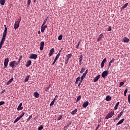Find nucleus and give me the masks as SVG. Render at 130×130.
Returning a JSON list of instances; mask_svg holds the SVG:
<instances>
[{"instance_id":"nucleus-1","label":"nucleus","mask_w":130,"mask_h":130,"mask_svg":"<svg viewBox=\"0 0 130 130\" xmlns=\"http://www.w3.org/2000/svg\"><path fill=\"white\" fill-rule=\"evenodd\" d=\"M5 29L3 32V35L2 36V39L0 42V49H2V47H3V44L5 43L6 41V37L7 36V33H8V28H7V25H4Z\"/></svg>"},{"instance_id":"nucleus-2","label":"nucleus","mask_w":130,"mask_h":130,"mask_svg":"<svg viewBox=\"0 0 130 130\" xmlns=\"http://www.w3.org/2000/svg\"><path fill=\"white\" fill-rule=\"evenodd\" d=\"M114 115V111H111L105 117V119H109V118L112 117V116H113Z\"/></svg>"},{"instance_id":"nucleus-3","label":"nucleus","mask_w":130,"mask_h":130,"mask_svg":"<svg viewBox=\"0 0 130 130\" xmlns=\"http://www.w3.org/2000/svg\"><path fill=\"white\" fill-rule=\"evenodd\" d=\"M9 61H10V60L9 59V58L5 59V60H4V69H6V68H7V67H8Z\"/></svg>"},{"instance_id":"nucleus-4","label":"nucleus","mask_w":130,"mask_h":130,"mask_svg":"<svg viewBox=\"0 0 130 130\" xmlns=\"http://www.w3.org/2000/svg\"><path fill=\"white\" fill-rule=\"evenodd\" d=\"M23 106V104L22 103H20L19 106L17 107L18 111H20V110H23L24 109V107Z\"/></svg>"},{"instance_id":"nucleus-5","label":"nucleus","mask_w":130,"mask_h":130,"mask_svg":"<svg viewBox=\"0 0 130 130\" xmlns=\"http://www.w3.org/2000/svg\"><path fill=\"white\" fill-rule=\"evenodd\" d=\"M107 75H108V71H105L102 74V77L104 78V79H105V77H106Z\"/></svg>"},{"instance_id":"nucleus-6","label":"nucleus","mask_w":130,"mask_h":130,"mask_svg":"<svg viewBox=\"0 0 130 130\" xmlns=\"http://www.w3.org/2000/svg\"><path fill=\"white\" fill-rule=\"evenodd\" d=\"M29 58L31 59H36L37 58V54H31L29 56Z\"/></svg>"},{"instance_id":"nucleus-7","label":"nucleus","mask_w":130,"mask_h":130,"mask_svg":"<svg viewBox=\"0 0 130 130\" xmlns=\"http://www.w3.org/2000/svg\"><path fill=\"white\" fill-rule=\"evenodd\" d=\"M46 28H47V25H43V24L42 25V26H41V32H42V33L44 32V30H45Z\"/></svg>"},{"instance_id":"nucleus-8","label":"nucleus","mask_w":130,"mask_h":130,"mask_svg":"<svg viewBox=\"0 0 130 130\" xmlns=\"http://www.w3.org/2000/svg\"><path fill=\"white\" fill-rule=\"evenodd\" d=\"M44 47V42L42 41L40 43V50H42Z\"/></svg>"},{"instance_id":"nucleus-9","label":"nucleus","mask_w":130,"mask_h":130,"mask_svg":"<svg viewBox=\"0 0 130 130\" xmlns=\"http://www.w3.org/2000/svg\"><path fill=\"white\" fill-rule=\"evenodd\" d=\"M82 61H83V55H81L79 58V62L80 66H82Z\"/></svg>"},{"instance_id":"nucleus-10","label":"nucleus","mask_w":130,"mask_h":130,"mask_svg":"<svg viewBox=\"0 0 130 130\" xmlns=\"http://www.w3.org/2000/svg\"><path fill=\"white\" fill-rule=\"evenodd\" d=\"M15 63H16V61H11L9 64V66L11 68H15Z\"/></svg>"},{"instance_id":"nucleus-11","label":"nucleus","mask_w":130,"mask_h":130,"mask_svg":"<svg viewBox=\"0 0 130 130\" xmlns=\"http://www.w3.org/2000/svg\"><path fill=\"white\" fill-rule=\"evenodd\" d=\"M88 105H89V102L86 101L83 103V104L82 105V107H83V108H86V107H87Z\"/></svg>"},{"instance_id":"nucleus-12","label":"nucleus","mask_w":130,"mask_h":130,"mask_svg":"<svg viewBox=\"0 0 130 130\" xmlns=\"http://www.w3.org/2000/svg\"><path fill=\"white\" fill-rule=\"evenodd\" d=\"M19 27H20V24L18 23L17 22H15L14 24V29L15 30H17V29H18V28H19Z\"/></svg>"},{"instance_id":"nucleus-13","label":"nucleus","mask_w":130,"mask_h":130,"mask_svg":"<svg viewBox=\"0 0 130 130\" xmlns=\"http://www.w3.org/2000/svg\"><path fill=\"white\" fill-rule=\"evenodd\" d=\"M100 77H101V75H98L97 76H96L94 79H93V82H97V81H98V80H99V79H100Z\"/></svg>"},{"instance_id":"nucleus-14","label":"nucleus","mask_w":130,"mask_h":130,"mask_svg":"<svg viewBox=\"0 0 130 130\" xmlns=\"http://www.w3.org/2000/svg\"><path fill=\"white\" fill-rule=\"evenodd\" d=\"M31 63H32V62L30 60H28L26 64V68H29V67L31 66Z\"/></svg>"},{"instance_id":"nucleus-15","label":"nucleus","mask_w":130,"mask_h":130,"mask_svg":"<svg viewBox=\"0 0 130 130\" xmlns=\"http://www.w3.org/2000/svg\"><path fill=\"white\" fill-rule=\"evenodd\" d=\"M53 52H54V48H53L50 50V52L49 53V56H51V55L53 54Z\"/></svg>"},{"instance_id":"nucleus-16","label":"nucleus","mask_w":130,"mask_h":130,"mask_svg":"<svg viewBox=\"0 0 130 130\" xmlns=\"http://www.w3.org/2000/svg\"><path fill=\"white\" fill-rule=\"evenodd\" d=\"M122 41H123V42H124V43H127V42H129V40L128 38H127L126 37H124Z\"/></svg>"},{"instance_id":"nucleus-17","label":"nucleus","mask_w":130,"mask_h":130,"mask_svg":"<svg viewBox=\"0 0 130 130\" xmlns=\"http://www.w3.org/2000/svg\"><path fill=\"white\" fill-rule=\"evenodd\" d=\"M123 121H124V118L122 119L121 120H120L117 124H116V126H117L118 125H119V124H121V123H122V122H123Z\"/></svg>"},{"instance_id":"nucleus-18","label":"nucleus","mask_w":130,"mask_h":130,"mask_svg":"<svg viewBox=\"0 0 130 130\" xmlns=\"http://www.w3.org/2000/svg\"><path fill=\"white\" fill-rule=\"evenodd\" d=\"M34 94L35 97H36V98H39L40 94H39V93H38V92L37 91L35 92Z\"/></svg>"},{"instance_id":"nucleus-19","label":"nucleus","mask_w":130,"mask_h":130,"mask_svg":"<svg viewBox=\"0 0 130 130\" xmlns=\"http://www.w3.org/2000/svg\"><path fill=\"white\" fill-rule=\"evenodd\" d=\"M102 37H103V34H101L98 38L97 42H99V41H100V40H101L102 39Z\"/></svg>"},{"instance_id":"nucleus-20","label":"nucleus","mask_w":130,"mask_h":130,"mask_svg":"<svg viewBox=\"0 0 130 130\" xmlns=\"http://www.w3.org/2000/svg\"><path fill=\"white\" fill-rule=\"evenodd\" d=\"M29 79H30V75H28L27 76H26L24 79V82L25 83H27V82H28V81H29Z\"/></svg>"},{"instance_id":"nucleus-21","label":"nucleus","mask_w":130,"mask_h":130,"mask_svg":"<svg viewBox=\"0 0 130 130\" xmlns=\"http://www.w3.org/2000/svg\"><path fill=\"white\" fill-rule=\"evenodd\" d=\"M14 80V78H12L11 79L9 80V81L7 83L6 85L8 86V85H10L12 82H13Z\"/></svg>"},{"instance_id":"nucleus-22","label":"nucleus","mask_w":130,"mask_h":130,"mask_svg":"<svg viewBox=\"0 0 130 130\" xmlns=\"http://www.w3.org/2000/svg\"><path fill=\"white\" fill-rule=\"evenodd\" d=\"M0 4L1 6H5V4H6V0H0Z\"/></svg>"},{"instance_id":"nucleus-23","label":"nucleus","mask_w":130,"mask_h":130,"mask_svg":"<svg viewBox=\"0 0 130 130\" xmlns=\"http://www.w3.org/2000/svg\"><path fill=\"white\" fill-rule=\"evenodd\" d=\"M123 114V111L120 112L119 114H118L117 117L118 118H120L121 117V115Z\"/></svg>"},{"instance_id":"nucleus-24","label":"nucleus","mask_w":130,"mask_h":130,"mask_svg":"<svg viewBox=\"0 0 130 130\" xmlns=\"http://www.w3.org/2000/svg\"><path fill=\"white\" fill-rule=\"evenodd\" d=\"M106 101H110L111 100V96L107 95L106 98Z\"/></svg>"},{"instance_id":"nucleus-25","label":"nucleus","mask_w":130,"mask_h":130,"mask_svg":"<svg viewBox=\"0 0 130 130\" xmlns=\"http://www.w3.org/2000/svg\"><path fill=\"white\" fill-rule=\"evenodd\" d=\"M77 112H78V109H76L75 110L71 112V114L72 115H74V114H76Z\"/></svg>"},{"instance_id":"nucleus-26","label":"nucleus","mask_w":130,"mask_h":130,"mask_svg":"<svg viewBox=\"0 0 130 130\" xmlns=\"http://www.w3.org/2000/svg\"><path fill=\"white\" fill-rule=\"evenodd\" d=\"M21 117L20 116H19L18 117H17L14 121V123H16V122H18V121L19 120H20L21 119Z\"/></svg>"},{"instance_id":"nucleus-27","label":"nucleus","mask_w":130,"mask_h":130,"mask_svg":"<svg viewBox=\"0 0 130 130\" xmlns=\"http://www.w3.org/2000/svg\"><path fill=\"white\" fill-rule=\"evenodd\" d=\"M119 105V102H118L114 107L115 110H116L117 109Z\"/></svg>"},{"instance_id":"nucleus-28","label":"nucleus","mask_w":130,"mask_h":130,"mask_svg":"<svg viewBox=\"0 0 130 130\" xmlns=\"http://www.w3.org/2000/svg\"><path fill=\"white\" fill-rule=\"evenodd\" d=\"M47 21H48V17H47V18L46 19H45V20L43 23V25H45V24H46V22H47Z\"/></svg>"},{"instance_id":"nucleus-29","label":"nucleus","mask_w":130,"mask_h":130,"mask_svg":"<svg viewBox=\"0 0 130 130\" xmlns=\"http://www.w3.org/2000/svg\"><path fill=\"white\" fill-rule=\"evenodd\" d=\"M81 95L78 96V97L77 98V99L76 100V103H78V102L80 101V100H81Z\"/></svg>"},{"instance_id":"nucleus-30","label":"nucleus","mask_w":130,"mask_h":130,"mask_svg":"<svg viewBox=\"0 0 130 130\" xmlns=\"http://www.w3.org/2000/svg\"><path fill=\"white\" fill-rule=\"evenodd\" d=\"M72 57V54H69L66 55V58H68V59H70Z\"/></svg>"},{"instance_id":"nucleus-31","label":"nucleus","mask_w":130,"mask_h":130,"mask_svg":"<svg viewBox=\"0 0 130 130\" xmlns=\"http://www.w3.org/2000/svg\"><path fill=\"white\" fill-rule=\"evenodd\" d=\"M69 60L70 59H68V58L66 57L64 64H68Z\"/></svg>"},{"instance_id":"nucleus-32","label":"nucleus","mask_w":130,"mask_h":130,"mask_svg":"<svg viewBox=\"0 0 130 130\" xmlns=\"http://www.w3.org/2000/svg\"><path fill=\"white\" fill-rule=\"evenodd\" d=\"M86 70V69L82 68L80 71V74H83L84 72Z\"/></svg>"},{"instance_id":"nucleus-33","label":"nucleus","mask_w":130,"mask_h":130,"mask_svg":"<svg viewBox=\"0 0 130 130\" xmlns=\"http://www.w3.org/2000/svg\"><path fill=\"white\" fill-rule=\"evenodd\" d=\"M21 19H22V17H20L19 18H18V20L16 22H15L17 23L18 24H20V22H21Z\"/></svg>"},{"instance_id":"nucleus-34","label":"nucleus","mask_w":130,"mask_h":130,"mask_svg":"<svg viewBox=\"0 0 130 130\" xmlns=\"http://www.w3.org/2000/svg\"><path fill=\"white\" fill-rule=\"evenodd\" d=\"M128 5V3L125 4L124 5V6H122V9H125V8H126V7H127Z\"/></svg>"},{"instance_id":"nucleus-35","label":"nucleus","mask_w":130,"mask_h":130,"mask_svg":"<svg viewBox=\"0 0 130 130\" xmlns=\"http://www.w3.org/2000/svg\"><path fill=\"white\" fill-rule=\"evenodd\" d=\"M62 39V35H60L58 37V40H61Z\"/></svg>"},{"instance_id":"nucleus-36","label":"nucleus","mask_w":130,"mask_h":130,"mask_svg":"<svg viewBox=\"0 0 130 130\" xmlns=\"http://www.w3.org/2000/svg\"><path fill=\"white\" fill-rule=\"evenodd\" d=\"M61 118H62V115H60L57 118V120L59 121L60 119H61Z\"/></svg>"},{"instance_id":"nucleus-37","label":"nucleus","mask_w":130,"mask_h":130,"mask_svg":"<svg viewBox=\"0 0 130 130\" xmlns=\"http://www.w3.org/2000/svg\"><path fill=\"white\" fill-rule=\"evenodd\" d=\"M54 105V101L53 100L50 103V106L51 107L52 106H53Z\"/></svg>"},{"instance_id":"nucleus-38","label":"nucleus","mask_w":130,"mask_h":130,"mask_svg":"<svg viewBox=\"0 0 130 130\" xmlns=\"http://www.w3.org/2000/svg\"><path fill=\"white\" fill-rule=\"evenodd\" d=\"M124 85V82H121L119 84V87H122Z\"/></svg>"},{"instance_id":"nucleus-39","label":"nucleus","mask_w":130,"mask_h":130,"mask_svg":"<svg viewBox=\"0 0 130 130\" xmlns=\"http://www.w3.org/2000/svg\"><path fill=\"white\" fill-rule=\"evenodd\" d=\"M25 114H26V113L22 112V114H21L19 116L22 118L23 117V116H24V115H25Z\"/></svg>"},{"instance_id":"nucleus-40","label":"nucleus","mask_w":130,"mask_h":130,"mask_svg":"<svg viewBox=\"0 0 130 130\" xmlns=\"http://www.w3.org/2000/svg\"><path fill=\"white\" fill-rule=\"evenodd\" d=\"M43 129V126L41 125L40 126L38 127V130H42Z\"/></svg>"},{"instance_id":"nucleus-41","label":"nucleus","mask_w":130,"mask_h":130,"mask_svg":"<svg viewBox=\"0 0 130 130\" xmlns=\"http://www.w3.org/2000/svg\"><path fill=\"white\" fill-rule=\"evenodd\" d=\"M30 4H31V0H27V6L29 7L30 6Z\"/></svg>"},{"instance_id":"nucleus-42","label":"nucleus","mask_w":130,"mask_h":130,"mask_svg":"<svg viewBox=\"0 0 130 130\" xmlns=\"http://www.w3.org/2000/svg\"><path fill=\"white\" fill-rule=\"evenodd\" d=\"M57 98H58V95H55V96L53 101H55L56 100H57Z\"/></svg>"},{"instance_id":"nucleus-43","label":"nucleus","mask_w":130,"mask_h":130,"mask_svg":"<svg viewBox=\"0 0 130 130\" xmlns=\"http://www.w3.org/2000/svg\"><path fill=\"white\" fill-rule=\"evenodd\" d=\"M50 87H51V85H49L48 87H45V89L46 90V91L47 90H49V89H50Z\"/></svg>"},{"instance_id":"nucleus-44","label":"nucleus","mask_w":130,"mask_h":130,"mask_svg":"<svg viewBox=\"0 0 130 130\" xmlns=\"http://www.w3.org/2000/svg\"><path fill=\"white\" fill-rule=\"evenodd\" d=\"M32 118V115H30L27 119V121H30V120Z\"/></svg>"},{"instance_id":"nucleus-45","label":"nucleus","mask_w":130,"mask_h":130,"mask_svg":"<svg viewBox=\"0 0 130 130\" xmlns=\"http://www.w3.org/2000/svg\"><path fill=\"white\" fill-rule=\"evenodd\" d=\"M57 60V59L55 58L54 60L52 63V66H54V63H55V62H56Z\"/></svg>"},{"instance_id":"nucleus-46","label":"nucleus","mask_w":130,"mask_h":130,"mask_svg":"<svg viewBox=\"0 0 130 130\" xmlns=\"http://www.w3.org/2000/svg\"><path fill=\"white\" fill-rule=\"evenodd\" d=\"M5 102L4 101H2L0 102V106H2V105H4V104H5Z\"/></svg>"},{"instance_id":"nucleus-47","label":"nucleus","mask_w":130,"mask_h":130,"mask_svg":"<svg viewBox=\"0 0 130 130\" xmlns=\"http://www.w3.org/2000/svg\"><path fill=\"white\" fill-rule=\"evenodd\" d=\"M102 62H103V63H106V58H105L103 60V61H102Z\"/></svg>"},{"instance_id":"nucleus-48","label":"nucleus","mask_w":130,"mask_h":130,"mask_svg":"<svg viewBox=\"0 0 130 130\" xmlns=\"http://www.w3.org/2000/svg\"><path fill=\"white\" fill-rule=\"evenodd\" d=\"M112 62H114V58L112 59L111 61H110V63H112Z\"/></svg>"},{"instance_id":"nucleus-49","label":"nucleus","mask_w":130,"mask_h":130,"mask_svg":"<svg viewBox=\"0 0 130 130\" xmlns=\"http://www.w3.org/2000/svg\"><path fill=\"white\" fill-rule=\"evenodd\" d=\"M86 76H87V74L83 73L82 77L85 78H86Z\"/></svg>"},{"instance_id":"nucleus-50","label":"nucleus","mask_w":130,"mask_h":130,"mask_svg":"<svg viewBox=\"0 0 130 130\" xmlns=\"http://www.w3.org/2000/svg\"><path fill=\"white\" fill-rule=\"evenodd\" d=\"M6 92V89H4L3 91H1V94H4V93Z\"/></svg>"},{"instance_id":"nucleus-51","label":"nucleus","mask_w":130,"mask_h":130,"mask_svg":"<svg viewBox=\"0 0 130 130\" xmlns=\"http://www.w3.org/2000/svg\"><path fill=\"white\" fill-rule=\"evenodd\" d=\"M80 43H81V42H78L77 45L76 46V48H78L80 45Z\"/></svg>"},{"instance_id":"nucleus-52","label":"nucleus","mask_w":130,"mask_h":130,"mask_svg":"<svg viewBox=\"0 0 130 130\" xmlns=\"http://www.w3.org/2000/svg\"><path fill=\"white\" fill-rule=\"evenodd\" d=\"M59 58V55L57 54L56 56V57L55 58H56V59H58Z\"/></svg>"},{"instance_id":"nucleus-53","label":"nucleus","mask_w":130,"mask_h":130,"mask_svg":"<svg viewBox=\"0 0 130 130\" xmlns=\"http://www.w3.org/2000/svg\"><path fill=\"white\" fill-rule=\"evenodd\" d=\"M104 67V63L102 62L101 63V68H103Z\"/></svg>"},{"instance_id":"nucleus-54","label":"nucleus","mask_w":130,"mask_h":130,"mask_svg":"<svg viewBox=\"0 0 130 130\" xmlns=\"http://www.w3.org/2000/svg\"><path fill=\"white\" fill-rule=\"evenodd\" d=\"M112 29H111V26H109L108 27V31H111Z\"/></svg>"},{"instance_id":"nucleus-55","label":"nucleus","mask_w":130,"mask_h":130,"mask_svg":"<svg viewBox=\"0 0 130 130\" xmlns=\"http://www.w3.org/2000/svg\"><path fill=\"white\" fill-rule=\"evenodd\" d=\"M80 79H81V77H78L77 79H76V81H80Z\"/></svg>"},{"instance_id":"nucleus-56","label":"nucleus","mask_w":130,"mask_h":130,"mask_svg":"<svg viewBox=\"0 0 130 130\" xmlns=\"http://www.w3.org/2000/svg\"><path fill=\"white\" fill-rule=\"evenodd\" d=\"M127 91H128V89H127V88H126L125 89V90H124V93H127Z\"/></svg>"},{"instance_id":"nucleus-57","label":"nucleus","mask_w":130,"mask_h":130,"mask_svg":"<svg viewBox=\"0 0 130 130\" xmlns=\"http://www.w3.org/2000/svg\"><path fill=\"white\" fill-rule=\"evenodd\" d=\"M84 78L81 76V80H80L81 82H83V80H84Z\"/></svg>"},{"instance_id":"nucleus-58","label":"nucleus","mask_w":130,"mask_h":130,"mask_svg":"<svg viewBox=\"0 0 130 130\" xmlns=\"http://www.w3.org/2000/svg\"><path fill=\"white\" fill-rule=\"evenodd\" d=\"M99 126H100V124H99V125L96 126V128H95V130H98V128H99Z\"/></svg>"},{"instance_id":"nucleus-59","label":"nucleus","mask_w":130,"mask_h":130,"mask_svg":"<svg viewBox=\"0 0 130 130\" xmlns=\"http://www.w3.org/2000/svg\"><path fill=\"white\" fill-rule=\"evenodd\" d=\"M60 52H61V50H60L58 52V53L57 54V55H59V56H60Z\"/></svg>"},{"instance_id":"nucleus-60","label":"nucleus","mask_w":130,"mask_h":130,"mask_svg":"<svg viewBox=\"0 0 130 130\" xmlns=\"http://www.w3.org/2000/svg\"><path fill=\"white\" fill-rule=\"evenodd\" d=\"M22 56H20V58H19V59L18 62H19V61H21V60L22 59Z\"/></svg>"},{"instance_id":"nucleus-61","label":"nucleus","mask_w":130,"mask_h":130,"mask_svg":"<svg viewBox=\"0 0 130 130\" xmlns=\"http://www.w3.org/2000/svg\"><path fill=\"white\" fill-rule=\"evenodd\" d=\"M82 82H81V80H80V82L79 83V84H78V87H80V86L81 85V84H82Z\"/></svg>"},{"instance_id":"nucleus-62","label":"nucleus","mask_w":130,"mask_h":130,"mask_svg":"<svg viewBox=\"0 0 130 130\" xmlns=\"http://www.w3.org/2000/svg\"><path fill=\"white\" fill-rule=\"evenodd\" d=\"M84 74H85L86 75H87V74H88V70H86L85 73H84Z\"/></svg>"},{"instance_id":"nucleus-63","label":"nucleus","mask_w":130,"mask_h":130,"mask_svg":"<svg viewBox=\"0 0 130 130\" xmlns=\"http://www.w3.org/2000/svg\"><path fill=\"white\" fill-rule=\"evenodd\" d=\"M110 67H111V63H109V66H108V69H109V68H110Z\"/></svg>"},{"instance_id":"nucleus-64","label":"nucleus","mask_w":130,"mask_h":130,"mask_svg":"<svg viewBox=\"0 0 130 130\" xmlns=\"http://www.w3.org/2000/svg\"><path fill=\"white\" fill-rule=\"evenodd\" d=\"M118 117H117V118H115V119H114V121H115V120H117V119H118Z\"/></svg>"}]
</instances>
